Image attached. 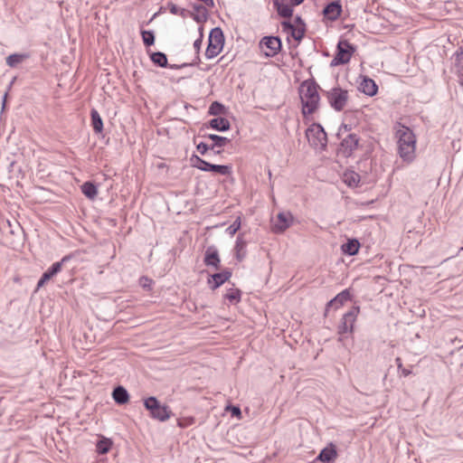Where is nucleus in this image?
<instances>
[{
	"instance_id": "obj_1",
	"label": "nucleus",
	"mask_w": 463,
	"mask_h": 463,
	"mask_svg": "<svg viewBox=\"0 0 463 463\" xmlns=\"http://www.w3.org/2000/svg\"><path fill=\"white\" fill-rule=\"evenodd\" d=\"M318 89L320 87L314 80H307L300 84L298 93L302 105L301 112L304 118L314 114L317 110L320 101Z\"/></svg>"
},
{
	"instance_id": "obj_2",
	"label": "nucleus",
	"mask_w": 463,
	"mask_h": 463,
	"mask_svg": "<svg viewBox=\"0 0 463 463\" xmlns=\"http://www.w3.org/2000/svg\"><path fill=\"white\" fill-rule=\"evenodd\" d=\"M398 150L400 156L407 162H411L415 157L416 137L412 130L402 126L397 131Z\"/></svg>"
},
{
	"instance_id": "obj_3",
	"label": "nucleus",
	"mask_w": 463,
	"mask_h": 463,
	"mask_svg": "<svg viewBox=\"0 0 463 463\" xmlns=\"http://www.w3.org/2000/svg\"><path fill=\"white\" fill-rule=\"evenodd\" d=\"M330 107L335 111H342L349 99L348 91L339 86L333 87L328 90H321Z\"/></svg>"
},
{
	"instance_id": "obj_4",
	"label": "nucleus",
	"mask_w": 463,
	"mask_h": 463,
	"mask_svg": "<svg viewBox=\"0 0 463 463\" xmlns=\"http://www.w3.org/2000/svg\"><path fill=\"white\" fill-rule=\"evenodd\" d=\"M144 406L149 411L150 417L159 421H165L170 419L172 415V411L169 406L161 404L155 396L145 399Z\"/></svg>"
},
{
	"instance_id": "obj_5",
	"label": "nucleus",
	"mask_w": 463,
	"mask_h": 463,
	"mask_svg": "<svg viewBox=\"0 0 463 463\" xmlns=\"http://www.w3.org/2000/svg\"><path fill=\"white\" fill-rule=\"evenodd\" d=\"M191 166L197 168L203 172H213L222 175H231L232 173V165H213L203 159L197 155H193L190 157Z\"/></svg>"
},
{
	"instance_id": "obj_6",
	"label": "nucleus",
	"mask_w": 463,
	"mask_h": 463,
	"mask_svg": "<svg viewBox=\"0 0 463 463\" xmlns=\"http://www.w3.org/2000/svg\"><path fill=\"white\" fill-rule=\"evenodd\" d=\"M224 34L220 27L212 29L209 34L205 57L207 59H213L216 57L222 52L224 45Z\"/></svg>"
},
{
	"instance_id": "obj_7",
	"label": "nucleus",
	"mask_w": 463,
	"mask_h": 463,
	"mask_svg": "<svg viewBox=\"0 0 463 463\" xmlns=\"http://www.w3.org/2000/svg\"><path fill=\"white\" fill-rule=\"evenodd\" d=\"M306 137L311 146L315 148L326 149L327 137L323 127L318 123H313L307 130Z\"/></svg>"
},
{
	"instance_id": "obj_8",
	"label": "nucleus",
	"mask_w": 463,
	"mask_h": 463,
	"mask_svg": "<svg viewBox=\"0 0 463 463\" xmlns=\"http://www.w3.org/2000/svg\"><path fill=\"white\" fill-rule=\"evenodd\" d=\"M356 48L346 40H341L336 46V53L331 61L332 66L342 65L349 62Z\"/></svg>"
},
{
	"instance_id": "obj_9",
	"label": "nucleus",
	"mask_w": 463,
	"mask_h": 463,
	"mask_svg": "<svg viewBox=\"0 0 463 463\" xmlns=\"http://www.w3.org/2000/svg\"><path fill=\"white\" fill-rule=\"evenodd\" d=\"M359 312L360 307L358 306H354L351 307L349 311L344 314L337 326V333L340 335H343L347 333L352 334L354 332V325L356 321V317Z\"/></svg>"
},
{
	"instance_id": "obj_10",
	"label": "nucleus",
	"mask_w": 463,
	"mask_h": 463,
	"mask_svg": "<svg viewBox=\"0 0 463 463\" xmlns=\"http://www.w3.org/2000/svg\"><path fill=\"white\" fill-rule=\"evenodd\" d=\"M361 138L355 133H349L343 137L340 144V152L344 156L349 157L353 153L362 146L360 145Z\"/></svg>"
},
{
	"instance_id": "obj_11",
	"label": "nucleus",
	"mask_w": 463,
	"mask_h": 463,
	"mask_svg": "<svg viewBox=\"0 0 463 463\" xmlns=\"http://www.w3.org/2000/svg\"><path fill=\"white\" fill-rule=\"evenodd\" d=\"M278 14L283 18H290L293 14V6L299 5L304 0H272Z\"/></svg>"
},
{
	"instance_id": "obj_12",
	"label": "nucleus",
	"mask_w": 463,
	"mask_h": 463,
	"mask_svg": "<svg viewBox=\"0 0 463 463\" xmlns=\"http://www.w3.org/2000/svg\"><path fill=\"white\" fill-rule=\"evenodd\" d=\"M71 259V255L64 256L60 261L54 262L41 277L37 283V288L43 287V285L53 278L56 274H58L62 268V265L65 264Z\"/></svg>"
},
{
	"instance_id": "obj_13",
	"label": "nucleus",
	"mask_w": 463,
	"mask_h": 463,
	"mask_svg": "<svg viewBox=\"0 0 463 463\" xmlns=\"http://www.w3.org/2000/svg\"><path fill=\"white\" fill-rule=\"evenodd\" d=\"M260 47H266L269 52H265L268 57H274L281 49V41L278 36H265L260 40Z\"/></svg>"
},
{
	"instance_id": "obj_14",
	"label": "nucleus",
	"mask_w": 463,
	"mask_h": 463,
	"mask_svg": "<svg viewBox=\"0 0 463 463\" xmlns=\"http://www.w3.org/2000/svg\"><path fill=\"white\" fill-rule=\"evenodd\" d=\"M232 275L230 269H225L221 272L214 273L208 279V285L211 289L214 290L228 281Z\"/></svg>"
},
{
	"instance_id": "obj_15",
	"label": "nucleus",
	"mask_w": 463,
	"mask_h": 463,
	"mask_svg": "<svg viewBox=\"0 0 463 463\" xmlns=\"http://www.w3.org/2000/svg\"><path fill=\"white\" fill-rule=\"evenodd\" d=\"M293 217L288 213H279L277 215V220L273 224V232L275 233H282L285 232L292 223Z\"/></svg>"
},
{
	"instance_id": "obj_16",
	"label": "nucleus",
	"mask_w": 463,
	"mask_h": 463,
	"mask_svg": "<svg viewBox=\"0 0 463 463\" xmlns=\"http://www.w3.org/2000/svg\"><path fill=\"white\" fill-rule=\"evenodd\" d=\"M203 262L208 267H213L215 269H220L221 259L215 246L212 245L206 249Z\"/></svg>"
},
{
	"instance_id": "obj_17",
	"label": "nucleus",
	"mask_w": 463,
	"mask_h": 463,
	"mask_svg": "<svg viewBox=\"0 0 463 463\" xmlns=\"http://www.w3.org/2000/svg\"><path fill=\"white\" fill-rule=\"evenodd\" d=\"M351 299V293L348 289H345L337 294L334 298L327 302L325 316L327 315V312L330 307H334L335 309L342 307L345 302Z\"/></svg>"
},
{
	"instance_id": "obj_18",
	"label": "nucleus",
	"mask_w": 463,
	"mask_h": 463,
	"mask_svg": "<svg viewBox=\"0 0 463 463\" xmlns=\"http://www.w3.org/2000/svg\"><path fill=\"white\" fill-rule=\"evenodd\" d=\"M342 13V5L340 1H332L329 4H327L324 10L323 14L325 17L331 21H335L339 18Z\"/></svg>"
},
{
	"instance_id": "obj_19",
	"label": "nucleus",
	"mask_w": 463,
	"mask_h": 463,
	"mask_svg": "<svg viewBox=\"0 0 463 463\" xmlns=\"http://www.w3.org/2000/svg\"><path fill=\"white\" fill-rule=\"evenodd\" d=\"M194 12L190 13V16L198 24H203L208 19V10L205 5L193 4Z\"/></svg>"
},
{
	"instance_id": "obj_20",
	"label": "nucleus",
	"mask_w": 463,
	"mask_h": 463,
	"mask_svg": "<svg viewBox=\"0 0 463 463\" xmlns=\"http://www.w3.org/2000/svg\"><path fill=\"white\" fill-rule=\"evenodd\" d=\"M337 457V451L335 446L333 443H330L327 447L324 448L318 456L317 457V460H320L325 463L333 462Z\"/></svg>"
},
{
	"instance_id": "obj_21",
	"label": "nucleus",
	"mask_w": 463,
	"mask_h": 463,
	"mask_svg": "<svg viewBox=\"0 0 463 463\" xmlns=\"http://www.w3.org/2000/svg\"><path fill=\"white\" fill-rule=\"evenodd\" d=\"M359 90L365 95L373 97L377 94L378 86L373 79L364 77L360 83Z\"/></svg>"
},
{
	"instance_id": "obj_22",
	"label": "nucleus",
	"mask_w": 463,
	"mask_h": 463,
	"mask_svg": "<svg viewBox=\"0 0 463 463\" xmlns=\"http://www.w3.org/2000/svg\"><path fill=\"white\" fill-rule=\"evenodd\" d=\"M456 74L458 78V83L463 86V47L458 48L454 54Z\"/></svg>"
},
{
	"instance_id": "obj_23",
	"label": "nucleus",
	"mask_w": 463,
	"mask_h": 463,
	"mask_svg": "<svg viewBox=\"0 0 463 463\" xmlns=\"http://www.w3.org/2000/svg\"><path fill=\"white\" fill-rule=\"evenodd\" d=\"M208 127L217 131L224 132L231 128L230 121L222 117L214 118L208 122Z\"/></svg>"
},
{
	"instance_id": "obj_24",
	"label": "nucleus",
	"mask_w": 463,
	"mask_h": 463,
	"mask_svg": "<svg viewBox=\"0 0 463 463\" xmlns=\"http://www.w3.org/2000/svg\"><path fill=\"white\" fill-rule=\"evenodd\" d=\"M112 397L115 402L119 405L126 404L129 401V394L127 389L121 385L114 388Z\"/></svg>"
},
{
	"instance_id": "obj_25",
	"label": "nucleus",
	"mask_w": 463,
	"mask_h": 463,
	"mask_svg": "<svg viewBox=\"0 0 463 463\" xmlns=\"http://www.w3.org/2000/svg\"><path fill=\"white\" fill-rule=\"evenodd\" d=\"M360 246V242L357 239H349L342 245V250L345 254L354 256L358 253Z\"/></svg>"
},
{
	"instance_id": "obj_26",
	"label": "nucleus",
	"mask_w": 463,
	"mask_h": 463,
	"mask_svg": "<svg viewBox=\"0 0 463 463\" xmlns=\"http://www.w3.org/2000/svg\"><path fill=\"white\" fill-rule=\"evenodd\" d=\"M247 242L242 239L241 235H239L235 243V257L238 261H241L247 254L246 250Z\"/></svg>"
},
{
	"instance_id": "obj_27",
	"label": "nucleus",
	"mask_w": 463,
	"mask_h": 463,
	"mask_svg": "<svg viewBox=\"0 0 463 463\" xmlns=\"http://www.w3.org/2000/svg\"><path fill=\"white\" fill-rule=\"evenodd\" d=\"M91 126L95 133H101L103 130V121L97 109L90 110Z\"/></svg>"
},
{
	"instance_id": "obj_28",
	"label": "nucleus",
	"mask_w": 463,
	"mask_h": 463,
	"mask_svg": "<svg viewBox=\"0 0 463 463\" xmlns=\"http://www.w3.org/2000/svg\"><path fill=\"white\" fill-rule=\"evenodd\" d=\"M204 137H207L213 141V144L211 145V146H213V150H214L216 147H224L231 141L229 138L218 136L216 134H208L205 135Z\"/></svg>"
},
{
	"instance_id": "obj_29",
	"label": "nucleus",
	"mask_w": 463,
	"mask_h": 463,
	"mask_svg": "<svg viewBox=\"0 0 463 463\" xmlns=\"http://www.w3.org/2000/svg\"><path fill=\"white\" fill-rule=\"evenodd\" d=\"M150 59L154 64L160 68L168 67L167 57L165 53L162 52H155L150 53Z\"/></svg>"
},
{
	"instance_id": "obj_30",
	"label": "nucleus",
	"mask_w": 463,
	"mask_h": 463,
	"mask_svg": "<svg viewBox=\"0 0 463 463\" xmlns=\"http://www.w3.org/2000/svg\"><path fill=\"white\" fill-rule=\"evenodd\" d=\"M29 57V53H13L7 56L6 64L11 68H14Z\"/></svg>"
},
{
	"instance_id": "obj_31",
	"label": "nucleus",
	"mask_w": 463,
	"mask_h": 463,
	"mask_svg": "<svg viewBox=\"0 0 463 463\" xmlns=\"http://www.w3.org/2000/svg\"><path fill=\"white\" fill-rule=\"evenodd\" d=\"M111 439L102 437L96 444V451L99 455L107 454L112 447Z\"/></svg>"
},
{
	"instance_id": "obj_32",
	"label": "nucleus",
	"mask_w": 463,
	"mask_h": 463,
	"mask_svg": "<svg viewBox=\"0 0 463 463\" xmlns=\"http://www.w3.org/2000/svg\"><path fill=\"white\" fill-rule=\"evenodd\" d=\"M82 194L89 199L93 200L98 194V188L92 182H85L81 185Z\"/></svg>"
},
{
	"instance_id": "obj_33",
	"label": "nucleus",
	"mask_w": 463,
	"mask_h": 463,
	"mask_svg": "<svg viewBox=\"0 0 463 463\" xmlns=\"http://www.w3.org/2000/svg\"><path fill=\"white\" fill-rule=\"evenodd\" d=\"M360 179V175L354 171H346L344 174V182L348 186H358Z\"/></svg>"
},
{
	"instance_id": "obj_34",
	"label": "nucleus",
	"mask_w": 463,
	"mask_h": 463,
	"mask_svg": "<svg viewBox=\"0 0 463 463\" xmlns=\"http://www.w3.org/2000/svg\"><path fill=\"white\" fill-rule=\"evenodd\" d=\"M224 298L232 304H237L241 299V291L239 288H231L227 290Z\"/></svg>"
},
{
	"instance_id": "obj_35",
	"label": "nucleus",
	"mask_w": 463,
	"mask_h": 463,
	"mask_svg": "<svg viewBox=\"0 0 463 463\" xmlns=\"http://www.w3.org/2000/svg\"><path fill=\"white\" fill-rule=\"evenodd\" d=\"M225 112H226L225 106L219 101H213L210 105L209 110H208V114L213 115V116H220V115L224 114Z\"/></svg>"
},
{
	"instance_id": "obj_36",
	"label": "nucleus",
	"mask_w": 463,
	"mask_h": 463,
	"mask_svg": "<svg viewBox=\"0 0 463 463\" xmlns=\"http://www.w3.org/2000/svg\"><path fill=\"white\" fill-rule=\"evenodd\" d=\"M140 33L145 46L148 47L155 43V33L153 31L141 30Z\"/></svg>"
},
{
	"instance_id": "obj_37",
	"label": "nucleus",
	"mask_w": 463,
	"mask_h": 463,
	"mask_svg": "<svg viewBox=\"0 0 463 463\" xmlns=\"http://www.w3.org/2000/svg\"><path fill=\"white\" fill-rule=\"evenodd\" d=\"M306 33V27H294V30L291 32L290 35L296 40L297 42H300Z\"/></svg>"
},
{
	"instance_id": "obj_38",
	"label": "nucleus",
	"mask_w": 463,
	"mask_h": 463,
	"mask_svg": "<svg viewBox=\"0 0 463 463\" xmlns=\"http://www.w3.org/2000/svg\"><path fill=\"white\" fill-rule=\"evenodd\" d=\"M241 228V217H238L228 228L227 232L230 235H234Z\"/></svg>"
},
{
	"instance_id": "obj_39",
	"label": "nucleus",
	"mask_w": 463,
	"mask_h": 463,
	"mask_svg": "<svg viewBox=\"0 0 463 463\" xmlns=\"http://www.w3.org/2000/svg\"><path fill=\"white\" fill-rule=\"evenodd\" d=\"M196 150L201 155L203 156V155H205L207 153L208 150H213V146H211V145H208L206 143L201 142V143L196 145Z\"/></svg>"
},
{
	"instance_id": "obj_40",
	"label": "nucleus",
	"mask_w": 463,
	"mask_h": 463,
	"mask_svg": "<svg viewBox=\"0 0 463 463\" xmlns=\"http://www.w3.org/2000/svg\"><path fill=\"white\" fill-rule=\"evenodd\" d=\"M281 26L284 32L288 33L289 34L294 30L295 25L290 21H283L281 23Z\"/></svg>"
},
{
	"instance_id": "obj_41",
	"label": "nucleus",
	"mask_w": 463,
	"mask_h": 463,
	"mask_svg": "<svg viewBox=\"0 0 463 463\" xmlns=\"http://www.w3.org/2000/svg\"><path fill=\"white\" fill-rule=\"evenodd\" d=\"M226 410L231 411L232 416H240L241 414V409L238 406L229 405Z\"/></svg>"
},
{
	"instance_id": "obj_42",
	"label": "nucleus",
	"mask_w": 463,
	"mask_h": 463,
	"mask_svg": "<svg viewBox=\"0 0 463 463\" xmlns=\"http://www.w3.org/2000/svg\"><path fill=\"white\" fill-rule=\"evenodd\" d=\"M351 130V127L346 125V124H343L339 129H338V133H337V136L338 137H341L343 136L344 134H349V131Z\"/></svg>"
},
{
	"instance_id": "obj_43",
	"label": "nucleus",
	"mask_w": 463,
	"mask_h": 463,
	"mask_svg": "<svg viewBox=\"0 0 463 463\" xmlns=\"http://www.w3.org/2000/svg\"><path fill=\"white\" fill-rule=\"evenodd\" d=\"M151 283H152V279H148L147 277H141V279H140V285L144 288H149L150 289Z\"/></svg>"
},
{
	"instance_id": "obj_44",
	"label": "nucleus",
	"mask_w": 463,
	"mask_h": 463,
	"mask_svg": "<svg viewBox=\"0 0 463 463\" xmlns=\"http://www.w3.org/2000/svg\"><path fill=\"white\" fill-rule=\"evenodd\" d=\"M203 34L201 33V35H199V38L196 39L194 43V48L195 49L197 54L200 52V48H201V45L203 43Z\"/></svg>"
},
{
	"instance_id": "obj_45",
	"label": "nucleus",
	"mask_w": 463,
	"mask_h": 463,
	"mask_svg": "<svg viewBox=\"0 0 463 463\" xmlns=\"http://www.w3.org/2000/svg\"><path fill=\"white\" fill-rule=\"evenodd\" d=\"M167 6L172 14H177L179 13V7L175 4L169 2Z\"/></svg>"
},
{
	"instance_id": "obj_46",
	"label": "nucleus",
	"mask_w": 463,
	"mask_h": 463,
	"mask_svg": "<svg viewBox=\"0 0 463 463\" xmlns=\"http://www.w3.org/2000/svg\"><path fill=\"white\" fill-rule=\"evenodd\" d=\"M295 24L298 25V27H306V24L304 20L301 18V16L297 15L294 19Z\"/></svg>"
},
{
	"instance_id": "obj_47",
	"label": "nucleus",
	"mask_w": 463,
	"mask_h": 463,
	"mask_svg": "<svg viewBox=\"0 0 463 463\" xmlns=\"http://www.w3.org/2000/svg\"><path fill=\"white\" fill-rule=\"evenodd\" d=\"M193 422H194V419L193 418L189 419L188 421H184V422L182 420H178V426L181 427V428H185L189 424H192Z\"/></svg>"
},
{
	"instance_id": "obj_48",
	"label": "nucleus",
	"mask_w": 463,
	"mask_h": 463,
	"mask_svg": "<svg viewBox=\"0 0 463 463\" xmlns=\"http://www.w3.org/2000/svg\"><path fill=\"white\" fill-rule=\"evenodd\" d=\"M198 1L202 2L208 8H213L214 6V1L213 0H198Z\"/></svg>"
},
{
	"instance_id": "obj_49",
	"label": "nucleus",
	"mask_w": 463,
	"mask_h": 463,
	"mask_svg": "<svg viewBox=\"0 0 463 463\" xmlns=\"http://www.w3.org/2000/svg\"><path fill=\"white\" fill-rule=\"evenodd\" d=\"M190 11L184 9V8H179L178 15L182 16L183 18L186 17L188 14L190 15Z\"/></svg>"
},
{
	"instance_id": "obj_50",
	"label": "nucleus",
	"mask_w": 463,
	"mask_h": 463,
	"mask_svg": "<svg viewBox=\"0 0 463 463\" xmlns=\"http://www.w3.org/2000/svg\"><path fill=\"white\" fill-rule=\"evenodd\" d=\"M395 363L397 364L398 369L401 371L403 368L402 359L400 357H396Z\"/></svg>"
},
{
	"instance_id": "obj_51",
	"label": "nucleus",
	"mask_w": 463,
	"mask_h": 463,
	"mask_svg": "<svg viewBox=\"0 0 463 463\" xmlns=\"http://www.w3.org/2000/svg\"><path fill=\"white\" fill-rule=\"evenodd\" d=\"M401 373H402V376L406 377V376H408V375H410L411 373V371L409 370V369H406V368H402L401 370Z\"/></svg>"
},
{
	"instance_id": "obj_52",
	"label": "nucleus",
	"mask_w": 463,
	"mask_h": 463,
	"mask_svg": "<svg viewBox=\"0 0 463 463\" xmlns=\"http://www.w3.org/2000/svg\"><path fill=\"white\" fill-rule=\"evenodd\" d=\"M186 65H187L186 63H184L182 65L168 64V67L170 69H180V68L185 67Z\"/></svg>"
},
{
	"instance_id": "obj_53",
	"label": "nucleus",
	"mask_w": 463,
	"mask_h": 463,
	"mask_svg": "<svg viewBox=\"0 0 463 463\" xmlns=\"http://www.w3.org/2000/svg\"><path fill=\"white\" fill-rule=\"evenodd\" d=\"M221 153H222V150H216V151H214V154H216V155H220Z\"/></svg>"
},
{
	"instance_id": "obj_54",
	"label": "nucleus",
	"mask_w": 463,
	"mask_h": 463,
	"mask_svg": "<svg viewBox=\"0 0 463 463\" xmlns=\"http://www.w3.org/2000/svg\"><path fill=\"white\" fill-rule=\"evenodd\" d=\"M203 27H200V28H199V34H200V35H201V33L203 34Z\"/></svg>"
},
{
	"instance_id": "obj_55",
	"label": "nucleus",
	"mask_w": 463,
	"mask_h": 463,
	"mask_svg": "<svg viewBox=\"0 0 463 463\" xmlns=\"http://www.w3.org/2000/svg\"><path fill=\"white\" fill-rule=\"evenodd\" d=\"M7 97V94L5 93V96H4V102H3V106H5V98Z\"/></svg>"
},
{
	"instance_id": "obj_56",
	"label": "nucleus",
	"mask_w": 463,
	"mask_h": 463,
	"mask_svg": "<svg viewBox=\"0 0 463 463\" xmlns=\"http://www.w3.org/2000/svg\"><path fill=\"white\" fill-rule=\"evenodd\" d=\"M6 224H7V227L10 229L11 228V223H10L9 221H7Z\"/></svg>"
},
{
	"instance_id": "obj_57",
	"label": "nucleus",
	"mask_w": 463,
	"mask_h": 463,
	"mask_svg": "<svg viewBox=\"0 0 463 463\" xmlns=\"http://www.w3.org/2000/svg\"><path fill=\"white\" fill-rule=\"evenodd\" d=\"M338 341H343V337H342V336H340V337L338 338Z\"/></svg>"
}]
</instances>
